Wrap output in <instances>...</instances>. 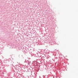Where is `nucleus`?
Wrapping results in <instances>:
<instances>
[{
	"mask_svg": "<svg viewBox=\"0 0 78 78\" xmlns=\"http://www.w3.org/2000/svg\"><path fill=\"white\" fill-rule=\"evenodd\" d=\"M30 63H31V62H30L29 61H28L27 64H28V65L30 64Z\"/></svg>",
	"mask_w": 78,
	"mask_h": 78,
	"instance_id": "nucleus-1",
	"label": "nucleus"
}]
</instances>
